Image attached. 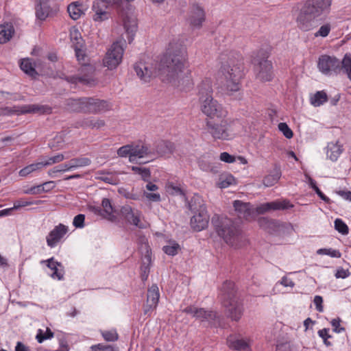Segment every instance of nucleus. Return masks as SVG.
<instances>
[{
    "label": "nucleus",
    "instance_id": "nucleus-28",
    "mask_svg": "<svg viewBox=\"0 0 351 351\" xmlns=\"http://www.w3.org/2000/svg\"><path fill=\"white\" fill-rule=\"evenodd\" d=\"M326 149L327 158L332 162L337 161L343 151V145L339 141L328 143Z\"/></svg>",
    "mask_w": 351,
    "mask_h": 351
},
{
    "label": "nucleus",
    "instance_id": "nucleus-54",
    "mask_svg": "<svg viewBox=\"0 0 351 351\" xmlns=\"http://www.w3.org/2000/svg\"><path fill=\"white\" fill-rule=\"evenodd\" d=\"M90 349V351H118L117 348H115L112 346L103 345L101 343L92 346Z\"/></svg>",
    "mask_w": 351,
    "mask_h": 351
},
{
    "label": "nucleus",
    "instance_id": "nucleus-15",
    "mask_svg": "<svg viewBox=\"0 0 351 351\" xmlns=\"http://www.w3.org/2000/svg\"><path fill=\"white\" fill-rule=\"evenodd\" d=\"M160 293L157 285H152L147 291V300L144 305L143 313L145 315L150 316L156 308L159 301Z\"/></svg>",
    "mask_w": 351,
    "mask_h": 351
},
{
    "label": "nucleus",
    "instance_id": "nucleus-14",
    "mask_svg": "<svg viewBox=\"0 0 351 351\" xmlns=\"http://www.w3.org/2000/svg\"><path fill=\"white\" fill-rule=\"evenodd\" d=\"M132 155L130 156L131 162H138L141 159L147 158V160L143 162L146 163L152 160L155 158V152L153 148L149 147L146 144L132 145Z\"/></svg>",
    "mask_w": 351,
    "mask_h": 351
},
{
    "label": "nucleus",
    "instance_id": "nucleus-7",
    "mask_svg": "<svg viewBox=\"0 0 351 351\" xmlns=\"http://www.w3.org/2000/svg\"><path fill=\"white\" fill-rule=\"evenodd\" d=\"M267 58V53L261 49L253 59L256 77L263 82L271 81L274 77L272 64Z\"/></svg>",
    "mask_w": 351,
    "mask_h": 351
},
{
    "label": "nucleus",
    "instance_id": "nucleus-46",
    "mask_svg": "<svg viewBox=\"0 0 351 351\" xmlns=\"http://www.w3.org/2000/svg\"><path fill=\"white\" fill-rule=\"evenodd\" d=\"M316 254L318 255H327L332 258H340L341 253L338 250L332 248H320L317 250Z\"/></svg>",
    "mask_w": 351,
    "mask_h": 351
},
{
    "label": "nucleus",
    "instance_id": "nucleus-47",
    "mask_svg": "<svg viewBox=\"0 0 351 351\" xmlns=\"http://www.w3.org/2000/svg\"><path fill=\"white\" fill-rule=\"evenodd\" d=\"M70 171L71 169L69 167V162H67L66 163L54 167L53 169L48 171V174L51 177H55L57 173H64Z\"/></svg>",
    "mask_w": 351,
    "mask_h": 351
},
{
    "label": "nucleus",
    "instance_id": "nucleus-31",
    "mask_svg": "<svg viewBox=\"0 0 351 351\" xmlns=\"http://www.w3.org/2000/svg\"><path fill=\"white\" fill-rule=\"evenodd\" d=\"M14 34V28L11 23L0 25V44L8 43Z\"/></svg>",
    "mask_w": 351,
    "mask_h": 351
},
{
    "label": "nucleus",
    "instance_id": "nucleus-27",
    "mask_svg": "<svg viewBox=\"0 0 351 351\" xmlns=\"http://www.w3.org/2000/svg\"><path fill=\"white\" fill-rule=\"evenodd\" d=\"M227 343L231 349L239 351L247 350L249 348L248 340L237 335H230L227 339Z\"/></svg>",
    "mask_w": 351,
    "mask_h": 351
},
{
    "label": "nucleus",
    "instance_id": "nucleus-29",
    "mask_svg": "<svg viewBox=\"0 0 351 351\" xmlns=\"http://www.w3.org/2000/svg\"><path fill=\"white\" fill-rule=\"evenodd\" d=\"M214 158L210 154H204L198 160L199 168L204 171L216 172L217 166L213 162Z\"/></svg>",
    "mask_w": 351,
    "mask_h": 351
},
{
    "label": "nucleus",
    "instance_id": "nucleus-59",
    "mask_svg": "<svg viewBox=\"0 0 351 351\" xmlns=\"http://www.w3.org/2000/svg\"><path fill=\"white\" fill-rule=\"evenodd\" d=\"M350 272L348 269H345L343 267H338L337 269L336 273L335 274V276L337 278H342L345 279L350 276Z\"/></svg>",
    "mask_w": 351,
    "mask_h": 351
},
{
    "label": "nucleus",
    "instance_id": "nucleus-60",
    "mask_svg": "<svg viewBox=\"0 0 351 351\" xmlns=\"http://www.w3.org/2000/svg\"><path fill=\"white\" fill-rule=\"evenodd\" d=\"M32 204H33L32 202L27 201L24 199H20L14 202V206H13L12 208H13V210H17L21 207H25V206H30Z\"/></svg>",
    "mask_w": 351,
    "mask_h": 351
},
{
    "label": "nucleus",
    "instance_id": "nucleus-44",
    "mask_svg": "<svg viewBox=\"0 0 351 351\" xmlns=\"http://www.w3.org/2000/svg\"><path fill=\"white\" fill-rule=\"evenodd\" d=\"M235 184L234 178L229 173L223 174L219 178L218 186L221 189L228 188L230 185Z\"/></svg>",
    "mask_w": 351,
    "mask_h": 351
},
{
    "label": "nucleus",
    "instance_id": "nucleus-56",
    "mask_svg": "<svg viewBox=\"0 0 351 351\" xmlns=\"http://www.w3.org/2000/svg\"><path fill=\"white\" fill-rule=\"evenodd\" d=\"M132 150H133L132 145H126L121 147L117 150V154L120 157H127V156H128L130 158V156L132 155Z\"/></svg>",
    "mask_w": 351,
    "mask_h": 351
},
{
    "label": "nucleus",
    "instance_id": "nucleus-45",
    "mask_svg": "<svg viewBox=\"0 0 351 351\" xmlns=\"http://www.w3.org/2000/svg\"><path fill=\"white\" fill-rule=\"evenodd\" d=\"M43 168L41 162H36L34 164H31L29 165L26 166L25 167L21 169L19 172V174L21 177H26L31 173L39 170Z\"/></svg>",
    "mask_w": 351,
    "mask_h": 351
},
{
    "label": "nucleus",
    "instance_id": "nucleus-19",
    "mask_svg": "<svg viewBox=\"0 0 351 351\" xmlns=\"http://www.w3.org/2000/svg\"><path fill=\"white\" fill-rule=\"evenodd\" d=\"M182 312L191 315L193 317L199 319L202 322H211L216 317V313L212 311H206L203 308H197L195 306H189L184 309Z\"/></svg>",
    "mask_w": 351,
    "mask_h": 351
},
{
    "label": "nucleus",
    "instance_id": "nucleus-6",
    "mask_svg": "<svg viewBox=\"0 0 351 351\" xmlns=\"http://www.w3.org/2000/svg\"><path fill=\"white\" fill-rule=\"evenodd\" d=\"M203 202L199 195H195L189 204L190 210L195 213L191 219V226L195 231L197 232L206 228L209 221V216Z\"/></svg>",
    "mask_w": 351,
    "mask_h": 351
},
{
    "label": "nucleus",
    "instance_id": "nucleus-37",
    "mask_svg": "<svg viewBox=\"0 0 351 351\" xmlns=\"http://www.w3.org/2000/svg\"><path fill=\"white\" fill-rule=\"evenodd\" d=\"M69 162L71 171H73L80 167H87L90 165V159L86 157L74 158Z\"/></svg>",
    "mask_w": 351,
    "mask_h": 351
},
{
    "label": "nucleus",
    "instance_id": "nucleus-1",
    "mask_svg": "<svg viewBox=\"0 0 351 351\" xmlns=\"http://www.w3.org/2000/svg\"><path fill=\"white\" fill-rule=\"evenodd\" d=\"M137 76L144 82H148L158 75L160 80L181 90H190L193 82L191 73L187 69V53L186 47L180 42L169 43L167 53L161 59L158 70L152 63L139 61L134 65Z\"/></svg>",
    "mask_w": 351,
    "mask_h": 351
},
{
    "label": "nucleus",
    "instance_id": "nucleus-5",
    "mask_svg": "<svg viewBox=\"0 0 351 351\" xmlns=\"http://www.w3.org/2000/svg\"><path fill=\"white\" fill-rule=\"evenodd\" d=\"M220 298L223 306L226 308L231 319L239 321L243 315V307L236 295L233 282H224L221 288Z\"/></svg>",
    "mask_w": 351,
    "mask_h": 351
},
{
    "label": "nucleus",
    "instance_id": "nucleus-25",
    "mask_svg": "<svg viewBox=\"0 0 351 351\" xmlns=\"http://www.w3.org/2000/svg\"><path fill=\"white\" fill-rule=\"evenodd\" d=\"M104 3V1L93 3L92 9L95 14L93 19L96 22L104 21L110 17V13L107 11V7Z\"/></svg>",
    "mask_w": 351,
    "mask_h": 351
},
{
    "label": "nucleus",
    "instance_id": "nucleus-49",
    "mask_svg": "<svg viewBox=\"0 0 351 351\" xmlns=\"http://www.w3.org/2000/svg\"><path fill=\"white\" fill-rule=\"evenodd\" d=\"M180 249L179 244L175 242L171 243L170 245H165L162 247L163 252L169 256H175L178 254Z\"/></svg>",
    "mask_w": 351,
    "mask_h": 351
},
{
    "label": "nucleus",
    "instance_id": "nucleus-58",
    "mask_svg": "<svg viewBox=\"0 0 351 351\" xmlns=\"http://www.w3.org/2000/svg\"><path fill=\"white\" fill-rule=\"evenodd\" d=\"M84 215L79 214L74 217L73 224L75 228H82L84 226Z\"/></svg>",
    "mask_w": 351,
    "mask_h": 351
},
{
    "label": "nucleus",
    "instance_id": "nucleus-42",
    "mask_svg": "<svg viewBox=\"0 0 351 351\" xmlns=\"http://www.w3.org/2000/svg\"><path fill=\"white\" fill-rule=\"evenodd\" d=\"M101 206L103 208V213L101 215L108 219H112L114 217V208L109 199L104 198L102 199Z\"/></svg>",
    "mask_w": 351,
    "mask_h": 351
},
{
    "label": "nucleus",
    "instance_id": "nucleus-53",
    "mask_svg": "<svg viewBox=\"0 0 351 351\" xmlns=\"http://www.w3.org/2000/svg\"><path fill=\"white\" fill-rule=\"evenodd\" d=\"M102 337L107 341H115L118 339V334L115 330H104L101 332Z\"/></svg>",
    "mask_w": 351,
    "mask_h": 351
},
{
    "label": "nucleus",
    "instance_id": "nucleus-57",
    "mask_svg": "<svg viewBox=\"0 0 351 351\" xmlns=\"http://www.w3.org/2000/svg\"><path fill=\"white\" fill-rule=\"evenodd\" d=\"M53 337V333L49 328H47L45 334L43 333V331L41 330H39L36 338L38 342L42 343L43 342L44 340L50 339Z\"/></svg>",
    "mask_w": 351,
    "mask_h": 351
},
{
    "label": "nucleus",
    "instance_id": "nucleus-40",
    "mask_svg": "<svg viewBox=\"0 0 351 351\" xmlns=\"http://www.w3.org/2000/svg\"><path fill=\"white\" fill-rule=\"evenodd\" d=\"M46 262H47V267L53 271L51 276L53 278L62 280L63 278V271L58 268V266H60V263L53 261V258L48 259Z\"/></svg>",
    "mask_w": 351,
    "mask_h": 351
},
{
    "label": "nucleus",
    "instance_id": "nucleus-4",
    "mask_svg": "<svg viewBox=\"0 0 351 351\" xmlns=\"http://www.w3.org/2000/svg\"><path fill=\"white\" fill-rule=\"evenodd\" d=\"M212 223L217 234L229 245L235 248L241 247L244 243L243 236L239 227L228 218H213Z\"/></svg>",
    "mask_w": 351,
    "mask_h": 351
},
{
    "label": "nucleus",
    "instance_id": "nucleus-17",
    "mask_svg": "<svg viewBox=\"0 0 351 351\" xmlns=\"http://www.w3.org/2000/svg\"><path fill=\"white\" fill-rule=\"evenodd\" d=\"M316 18L317 16H313L311 14H307L302 8L297 19L298 26L302 31H310L319 25V21Z\"/></svg>",
    "mask_w": 351,
    "mask_h": 351
},
{
    "label": "nucleus",
    "instance_id": "nucleus-16",
    "mask_svg": "<svg viewBox=\"0 0 351 351\" xmlns=\"http://www.w3.org/2000/svg\"><path fill=\"white\" fill-rule=\"evenodd\" d=\"M121 215L128 223L138 228H145L144 224L141 221V213L139 210L133 209L129 205H125L121 208Z\"/></svg>",
    "mask_w": 351,
    "mask_h": 351
},
{
    "label": "nucleus",
    "instance_id": "nucleus-62",
    "mask_svg": "<svg viewBox=\"0 0 351 351\" xmlns=\"http://www.w3.org/2000/svg\"><path fill=\"white\" fill-rule=\"evenodd\" d=\"M167 191L172 195L182 194V190L180 187L175 186L173 183H169L167 185Z\"/></svg>",
    "mask_w": 351,
    "mask_h": 351
},
{
    "label": "nucleus",
    "instance_id": "nucleus-39",
    "mask_svg": "<svg viewBox=\"0 0 351 351\" xmlns=\"http://www.w3.org/2000/svg\"><path fill=\"white\" fill-rule=\"evenodd\" d=\"M280 176L281 172L280 169L276 168L271 174H269L263 178V183L267 187L272 186L278 182Z\"/></svg>",
    "mask_w": 351,
    "mask_h": 351
},
{
    "label": "nucleus",
    "instance_id": "nucleus-55",
    "mask_svg": "<svg viewBox=\"0 0 351 351\" xmlns=\"http://www.w3.org/2000/svg\"><path fill=\"white\" fill-rule=\"evenodd\" d=\"M278 128L286 138H291L293 137V132L286 123H280Z\"/></svg>",
    "mask_w": 351,
    "mask_h": 351
},
{
    "label": "nucleus",
    "instance_id": "nucleus-51",
    "mask_svg": "<svg viewBox=\"0 0 351 351\" xmlns=\"http://www.w3.org/2000/svg\"><path fill=\"white\" fill-rule=\"evenodd\" d=\"M331 31V25L325 23L322 25L319 29L315 33V37H326Z\"/></svg>",
    "mask_w": 351,
    "mask_h": 351
},
{
    "label": "nucleus",
    "instance_id": "nucleus-38",
    "mask_svg": "<svg viewBox=\"0 0 351 351\" xmlns=\"http://www.w3.org/2000/svg\"><path fill=\"white\" fill-rule=\"evenodd\" d=\"M82 4L78 2H73L69 5L67 8V11L69 14L71 18L73 20H77L81 17V16L84 14L83 10L82 9Z\"/></svg>",
    "mask_w": 351,
    "mask_h": 351
},
{
    "label": "nucleus",
    "instance_id": "nucleus-36",
    "mask_svg": "<svg viewBox=\"0 0 351 351\" xmlns=\"http://www.w3.org/2000/svg\"><path fill=\"white\" fill-rule=\"evenodd\" d=\"M20 67L26 74L31 77H35L38 73L35 69V64L29 58L21 60Z\"/></svg>",
    "mask_w": 351,
    "mask_h": 351
},
{
    "label": "nucleus",
    "instance_id": "nucleus-8",
    "mask_svg": "<svg viewBox=\"0 0 351 351\" xmlns=\"http://www.w3.org/2000/svg\"><path fill=\"white\" fill-rule=\"evenodd\" d=\"M199 102L200 110L207 118H226L228 117L227 110L219 104L216 99L212 97L205 98Z\"/></svg>",
    "mask_w": 351,
    "mask_h": 351
},
{
    "label": "nucleus",
    "instance_id": "nucleus-21",
    "mask_svg": "<svg viewBox=\"0 0 351 351\" xmlns=\"http://www.w3.org/2000/svg\"><path fill=\"white\" fill-rule=\"evenodd\" d=\"M68 230V227L62 223L55 226L46 237L47 245L51 248L56 247Z\"/></svg>",
    "mask_w": 351,
    "mask_h": 351
},
{
    "label": "nucleus",
    "instance_id": "nucleus-34",
    "mask_svg": "<svg viewBox=\"0 0 351 351\" xmlns=\"http://www.w3.org/2000/svg\"><path fill=\"white\" fill-rule=\"evenodd\" d=\"M51 109L47 106H40L38 104H30L24 106L22 108V112L24 113H50Z\"/></svg>",
    "mask_w": 351,
    "mask_h": 351
},
{
    "label": "nucleus",
    "instance_id": "nucleus-33",
    "mask_svg": "<svg viewBox=\"0 0 351 351\" xmlns=\"http://www.w3.org/2000/svg\"><path fill=\"white\" fill-rule=\"evenodd\" d=\"M52 10L47 2L41 1L36 5V14L38 19L41 21L46 19L48 16H51Z\"/></svg>",
    "mask_w": 351,
    "mask_h": 351
},
{
    "label": "nucleus",
    "instance_id": "nucleus-63",
    "mask_svg": "<svg viewBox=\"0 0 351 351\" xmlns=\"http://www.w3.org/2000/svg\"><path fill=\"white\" fill-rule=\"evenodd\" d=\"M219 158L221 161L227 163H232L235 161V157L230 155L228 152H222L220 154Z\"/></svg>",
    "mask_w": 351,
    "mask_h": 351
},
{
    "label": "nucleus",
    "instance_id": "nucleus-2",
    "mask_svg": "<svg viewBox=\"0 0 351 351\" xmlns=\"http://www.w3.org/2000/svg\"><path fill=\"white\" fill-rule=\"evenodd\" d=\"M221 72L224 77V87L228 92L240 89V81L243 75V63L241 57L235 53H223L219 58Z\"/></svg>",
    "mask_w": 351,
    "mask_h": 351
},
{
    "label": "nucleus",
    "instance_id": "nucleus-20",
    "mask_svg": "<svg viewBox=\"0 0 351 351\" xmlns=\"http://www.w3.org/2000/svg\"><path fill=\"white\" fill-rule=\"evenodd\" d=\"M110 104L105 100L94 97H85V113H98L108 110Z\"/></svg>",
    "mask_w": 351,
    "mask_h": 351
},
{
    "label": "nucleus",
    "instance_id": "nucleus-52",
    "mask_svg": "<svg viewBox=\"0 0 351 351\" xmlns=\"http://www.w3.org/2000/svg\"><path fill=\"white\" fill-rule=\"evenodd\" d=\"M259 223L261 226H265V228H278L280 227V222L276 220H269L267 218H261L259 219Z\"/></svg>",
    "mask_w": 351,
    "mask_h": 351
},
{
    "label": "nucleus",
    "instance_id": "nucleus-23",
    "mask_svg": "<svg viewBox=\"0 0 351 351\" xmlns=\"http://www.w3.org/2000/svg\"><path fill=\"white\" fill-rule=\"evenodd\" d=\"M233 206L239 218L250 220L253 217L254 210L250 203L243 202L241 200H234Z\"/></svg>",
    "mask_w": 351,
    "mask_h": 351
},
{
    "label": "nucleus",
    "instance_id": "nucleus-30",
    "mask_svg": "<svg viewBox=\"0 0 351 351\" xmlns=\"http://www.w3.org/2000/svg\"><path fill=\"white\" fill-rule=\"evenodd\" d=\"M68 110L75 112L85 113V97L80 99H68L66 101Z\"/></svg>",
    "mask_w": 351,
    "mask_h": 351
},
{
    "label": "nucleus",
    "instance_id": "nucleus-41",
    "mask_svg": "<svg viewBox=\"0 0 351 351\" xmlns=\"http://www.w3.org/2000/svg\"><path fill=\"white\" fill-rule=\"evenodd\" d=\"M328 100L327 94L324 91H317L315 95L311 98V104L315 106H320L326 103Z\"/></svg>",
    "mask_w": 351,
    "mask_h": 351
},
{
    "label": "nucleus",
    "instance_id": "nucleus-43",
    "mask_svg": "<svg viewBox=\"0 0 351 351\" xmlns=\"http://www.w3.org/2000/svg\"><path fill=\"white\" fill-rule=\"evenodd\" d=\"M341 63V70L346 74L347 77L351 80V55L346 53Z\"/></svg>",
    "mask_w": 351,
    "mask_h": 351
},
{
    "label": "nucleus",
    "instance_id": "nucleus-3",
    "mask_svg": "<svg viewBox=\"0 0 351 351\" xmlns=\"http://www.w3.org/2000/svg\"><path fill=\"white\" fill-rule=\"evenodd\" d=\"M216 121L210 119H205L206 133L215 140L228 141L234 138L239 132V122L230 118H218Z\"/></svg>",
    "mask_w": 351,
    "mask_h": 351
},
{
    "label": "nucleus",
    "instance_id": "nucleus-18",
    "mask_svg": "<svg viewBox=\"0 0 351 351\" xmlns=\"http://www.w3.org/2000/svg\"><path fill=\"white\" fill-rule=\"evenodd\" d=\"M293 207V204L290 201L282 199L261 204L256 208V211L258 214H263L270 210H287Z\"/></svg>",
    "mask_w": 351,
    "mask_h": 351
},
{
    "label": "nucleus",
    "instance_id": "nucleus-64",
    "mask_svg": "<svg viewBox=\"0 0 351 351\" xmlns=\"http://www.w3.org/2000/svg\"><path fill=\"white\" fill-rule=\"evenodd\" d=\"M144 196L149 201L158 202L160 201V195L159 193L144 192Z\"/></svg>",
    "mask_w": 351,
    "mask_h": 351
},
{
    "label": "nucleus",
    "instance_id": "nucleus-26",
    "mask_svg": "<svg viewBox=\"0 0 351 351\" xmlns=\"http://www.w3.org/2000/svg\"><path fill=\"white\" fill-rule=\"evenodd\" d=\"M123 26L125 33L128 35V40L131 43L134 40L135 33L137 30L136 19L134 16H125L123 18Z\"/></svg>",
    "mask_w": 351,
    "mask_h": 351
},
{
    "label": "nucleus",
    "instance_id": "nucleus-9",
    "mask_svg": "<svg viewBox=\"0 0 351 351\" xmlns=\"http://www.w3.org/2000/svg\"><path fill=\"white\" fill-rule=\"evenodd\" d=\"M123 43L122 40H117L112 43L103 59L104 66L112 70L121 64L124 53Z\"/></svg>",
    "mask_w": 351,
    "mask_h": 351
},
{
    "label": "nucleus",
    "instance_id": "nucleus-12",
    "mask_svg": "<svg viewBox=\"0 0 351 351\" xmlns=\"http://www.w3.org/2000/svg\"><path fill=\"white\" fill-rule=\"evenodd\" d=\"M331 3V0H306L303 8L307 14L318 17L329 12Z\"/></svg>",
    "mask_w": 351,
    "mask_h": 351
},
{
    "label": "nucleus",
    "instance_id": "nucleus-32",
    "mask_svg": "<svg viewBox=\"0 0 351 351\" xmlns=\"http://www.w3.org/2000/svg\"><path fill=\"white\" fill-rule=\"evenodd\" d=\"M174 149L173 144L169 141H161L158 142L154 149L155 157L156 155L164 156L173 152Z\"/></svg>",
    "mask_w": 351,
    "mask_h": 351
},
{
    "label": "nucleus",
    "instance_id": "nucleus-35",
    "mask_svg": "<svg viewBox=\"0 0 351 351\" xmlns=\"http://www.w3.org/2000/svg\"><path fill=\"white\" fill-rule=\"evenodd\" d=\"M105 123L103 120H95L93 118H86L77 123V127L91 128L99 129L104 125Z\"/></svg>",
    "mask_w": 351,
    "mask_h": 351
},
{
    "label": "nucleus",
    "instance_id": "nucleus-22",
    "mask_svg": "<svg viewBox=\"0 0 351 351\" xmlns=\"http://www.w3.org/2000/svg\"><path fill=\"white\" fill-rule=\"evenodd\" d=\"M205 21V12L199 5H193L190 10L189 22L194 28H200Z\"/></svg>",
    "mask_w": 351,
    "mask_h": 351
},
{
    "label": "nucleus",
    "instance_id": "nucleus-61",
    "mask_svg": "<svg viewBox=\"0 0 351 351\" xmlns=\"http://www.w3.org/2000/svg\"><path fill=\"white\" fill-rule=\"evenodd\" d=\"M42 193H44V192L42 189L41 184L32 186L29 189L24 191V193H25V194L36 195V194H40Z\"/></svg>",
    "mask_w": 351,
    "mask_h": 351
},
{
    "label": "nucleus",
    "instance_id": "nucleus-24",
    "mask_svg": "<svg viewBox=\"0 0 351 351\" xmlns=\"http://www.w3.org/2000/svg\"><path fill=\"white\" fill-rule=\"evenodd\" d=\"M199 101L213 97V89L212 80L210 78H204L197 86Z\"/></svg>",
    "mask_w": 351,
    "mask_h": 351
},
{
    "label": "nucleus",
    "instance_id": "nucleus-10",
    "mask_svg": "<svg viewBox=\"0 0 351 351\" xmlns=\"http://www.w3.org/2000/svg\"><path fill=\"white\" fill-rule=\"evenodd\" d=\"M95 68L90 64H84L78 70L77 75L65 76L62 75L61 78H64L67 82L71 84H81L84 85H91L94 82Z\"/></svg>",
    "mask_w": 351,
    "mask_h": 351
},
{
    "label": "nucleus",
    "instance_id": "nucleus-48",
    "mask_svg": "<svg viewBox=\"0 0 351 351\" xmlns=\"http://www.w3.org/2000/svg\"><path fill=\"white\" fill-rule=\"evenodd\" d=\"M68 156H64L62 154H58L54 156L49 158L47 160L40 162L43 167L49 166L56 163H58L67 158Z\"/></svg>",
    "mask_w": 351,
    "mask_h": 351
},
{
    "label": "nucleus",
    "instance_id": "nucleus-13",
    "mask_svg": "<svg viewBox=\"0 0 351 351\" xmlns=\"http://www.w3.org/2000/svg\"><path fill=\"white\" fill-rule=\"evenodd\" d=\"M139 250L142 254V263L141 265V278L143 281L147 280L149 274V267L152 263V252L149 245L145 238L141 239Z\"/></svg>",
    "mask_w": 351,
    "mask_h": 351
},
{
    "label": "nucleus",
    "instance_id": "nucleus-50",
    "mask_svg": "<svg viewBox=\"0 0 351 351\" xmlns=\"http://www.w3.org/2000/svg\"><path fill=\"white\" fill-rule=\"evenodd\" d=\"M334 223L335 230L339 233L343 235L348 234L349 228L342 219H336Z\"/></svg>",
    "mask_w": 351,
    "mask_h": 351
},
{
    "label": "nucleus",
    "instance_id": "nucleus-11",
    "mask_svg": "<svg viewBox=\"0 0 351 351\" xmlns=\"http://www.w3.org/2000/svg\"><path fill=\"white\" fill-rule=\"evenodd\" d=\"M317 67L323 74L330 75L332 73H338L341 71V63L334 56L323 55L319 58Z\"/></svg>",
    "mask_w": 351,
    "mask_h": 351
}]
</instances>
